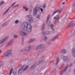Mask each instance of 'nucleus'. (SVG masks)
I'll list each match as a JSON object with an SVG mask.
<instances>
[{
  "label": "nucleus",
  "instance_id": "obj_1",
  "mask_svg": "<svg viewBox=\"0 0 75 75\" xmlns=\"http://www.w3.org/2000/svg\"><path fill=\"white\" fill-rule=\"evenodd\" d=\"M12 50L11 49L6 51L4 54V57H9V56L11 55H12Z\"/></svg>",
  "mask_w": 75,
  "mask_h": 75
},
{
  "label": "nucleus",
  "instance_id": "obj_2",
  "mask_svg": "<svg viewBox=\"0 0 75 75\" xmlns=\"http://www.w3.org/2000/svg\"><path fill=\"white\" fill-rule=\"evenodd\" d=\"M62 59L64 61H69V57L67 56L63 55L62 56Z\"/></svg>",
  "mask_w": 75,
  "mask_h": 75
},
{
  "label": "nucleus",
  "instance_id": "obj_3",
  "mask_svg": "<svg viewBox=\"0 0 75 75\" xmlns=\"http://www.w3.org/2000/svg\"><path fill=\"white\" fill-rule=\"evenodd\" d=\"M8 38L7 37H6L4 38L3 39L0 38V44H3V43L6 41V40Z\"/></svg>",
  "mask_w": 75,
  "mask_h": 75
},
{
  "label": "nucleus",
  "instance_id": "obj_4",
  "mask_svg": "<svg viewBox=\"0 0 75 75\" xmlns=\"http://www.w3.org/2000/svg\"><path fill=\"white\" fill-rule=\"evenodd\" d=\"M60 17H61V15H57L55 17H54V19H55V21L57 22L58 21Z\"/></svg>",
  "mask_w": 75,
  "mask_h": 75
},
{
  "label": "nucleus",
  "instance_id": "obj_5",
  "mask_svg": "<svg viewBox=\"0 0 75 75\" xmlns=\"http://www.w3.org/2000/svg\"><path fill=\"white\" fill-rule=\"evenodd\" d=\"M40 48L42 49V50H43V51H40V52H38V53H39V54H40V52H42V51H44V50H45V48H44L45 45L43 44H41L39 45Z\"/></svg>",
  "mask_w": 75,
  "mask_h": 75
},
{
  "label": "nucleus",
  "instance_id": "obj_6",
  "mask_svg": "<svg viewBox=\"0 0 75 75\" xmlns=\"http://www.w3.org/2000/svg\"><path fill=\"white\" fill-rule=\"evenodd\" d=\"M27 18L28 19L29 22L31 23L33 21V18L31 15H28L27 16Z\"/></svg>",
  "mask_w": 75,
  "mask_h": 75
},
{
  "label": "nucleus",
  "instance_id": "obj_7",
  "mask_svg": "<svg viewBox=\"0 0 75 75\" xmlns=\"http://www.w3.org/2000/svg\"><path fill=\"white\" fill-rule=\"evenodd\" d=\"M59 34L57 35L56 36L53 38L51 40H50V41H54L56 40H57L59 37Z\"/></svg>",
  "mask_w": 75,
  "mask_h": 75
},
{
  "label": "nucleus",
  "instance_id": "obj_8",
  "mask_svg": "<svg viewBox=\"0 0 75 75\" xmlns=\"http://www.w3.org/2000/svg\"><path fill=\"white\" fill-rule=\"evenodd\" d=\"M28 24L26 23H24L22 24V28L23 29H25V28H27V27H28Z\"/></svg>",
  "mask_w": 75,
  "mask_h": 75
},
{
  "label": "nucleus",
  "instance_id": "obj_9",
  "mask_svg": "<svg viewBox=\"0 0 75 75\" xmlns=\"http://www.w3.org/2000/svg\"><path fill=\"white\" fill-rule=\"evenodd\" d=\"M37 10H38V8L37 7H35L34 9L33 10V16H35L36 14H37Z\"/></svg>",
  "mask_w": 75,
  "mask_h": 75
},
{
  "label": "nucleus",
  "instance_id": "obj_10",
  "mask_svg": "<svg viewBox=\"0 0 75 75\" xmlns=\"http://www.w3.org/2000/svg\"><path fill=\"white\" fill-rule=\"evenodd\" d=\"M23 69H24V66H22L21 67L18 71V74H20L23 72Z\"/></svg>",
  "mask_w": 75,
  "mask_h": 75
},
{
  "label": "nucleus",
  "instance_id": "obj_11",
  "mask_svg": "<svg viewBox=\"0 0 75 75\" xmlns=\"http://www.w3.org/2000/svg\"><path fill=\"white\" fill-rule=\"evenodd\" d=\"M31 48V46L30 45H29L28 47L25 48L24 50L25 51H29L30 50V49Z\"/></svg>",
  "mask_w": 75,
  "mask_h": 75
},
{
  "label": "nucleus",
  "instance_id": "obj_12",
  "mask_svg": "<svg viewBox=\"0 0 75 75\" xmlns=\"http://www.w3.org/2000/svg\"><path fill=\"white\" fill-rule=\"evenodd\" d=\"M59 53L60 54H66L67 52V50L66 49H63L61 51L59 52Z\"/></svg>",
  "mask_w": 75,
  "mask_h": 75
},
{
  "label": "nucleus",
  "instance_id": "obj_13",
  "mask_svg": "<svg viewBox=\"0 0 75 75\" xmlns=\"http://www.w3.org/2000/svg\"><path fill=\"white\" fill-rule=\"evenodd\" d=\"M63 9L62 8L60 9L59 10H57V11H56L54 12L53 13V14L52 15V16L54 15V14H55V13H57V12H58V11H60V13H61Z\"/></svg>",
  "mask_w": 75,
  "mask_h": 75
},
{
  "label": "nucleus",
  "instance_id": "obj_14",
  "mask_svg": "<svg viewBox=\"0 0 75 75\" xmlns=\"http://www.w3.org/2000/svg\"><path fill=\"white\" fill-rule=\"evenodd\" d=\"M68 65H67L65 69H64L63 71L61 72V75L62 74H65V72L67 71V68H68Z\"/></svg>",
  "mask_w": 75,
  "mask_h": 75
},
{
  "label": "nucleus",
  "instance_id": "obj_15",
  "mask_svg": "<svg viewBox=\"0 0 75 75\" xmlns=\"http://www.w3.org/2000/svg\"><path fill=\"white\" fill-rule=\"evenodd\" d=\"M21 35L24 36H26V35H27V33L24 31H22L21 33Z\"/></svg>",
  "mask_w": 75,
  "mask_h": 75
},
{
  "label": "nucleus",
  "instance_id": "obj_16",
  "mask_svg": "<svg viewBox=\"0 0 75 75\" xmlns=\"http://www.w3.org/2000/svg\"><path fill=\"white\" fill-rule=\"evenodd\" d=\"M75 33V29H73L71 31V35H74Z\"/></svg>",
  "mask_w": 75,
  "mask_h": 75
},
{
  "label": "nucleus",
  "instance_id": "obj_17",
  "mask_svg": "<svg viewBox=\"0 0 75 75\" xmlns=\"http://www.w3.org/2000/svg\"><path fill=\"white\" fill-rule=\"evenodd\" d=\"M74 23V21H71V22L69 23V25H68V27H71V25H72V24H73Z\"/></svg>",
  "mask_w": 75,
  "mask_h": 75
},
{
  "label": "nucleus",
  "instance_id": "obj_18",
  "mask_svg": "<svg viewBox=\"0 0 75 75\" xmlns=\"http://www.w3.org/2000/svg\"><path fill=\"white\" fill-rule=\"evenodd\" d=\"M35 39L34 38H31V39L30 40H29V41H28V42L29 43H30V42H33V41H34L35 40Z\"/></svg>",
  "mask_w": 75,
  "mask_h": 75
},
{
  "label": "nucleus",
  "instance_id": "obj_19",
  "mask_svg": "<svg viewBox=\"0 0 75 75\" xmlns=\"http://www.w3.org/2000/svg\"><path fill=\"white\" fill-rule=\"evenodd\" d=\"M12 43H13V40H11L8 42V45H11L12 44Z\"/></svg>",
  "mask_w": 75,
  "mask_h": 75
},
{
  "label": "nucleus",
  "instance_id": "obj_20",
  "mask_svg": "<svg viewBox=\"0 0 75 75\" xmlns=\"http://www.w3.org/2000/svg\"><path fill=\"white\" fill-rule=\"evenodd\" d=\"M25 50H24V48L23 49H22L20 50L19 52L20 54H23V52H25Z\"/></svg>",
  "mask_w": 75,
  "mask_h": 75
},
{
  "label": "nucleus",
  "instance_id": "obj_21",
  "mask_svg": "<svg viewBox=\"0 0 75 75\" xmlns=\"http://www.w3.org/2000/svg\"><path fill=\"white\" fill-rule=\"evenodd\" d=\"M73 12H75V3L74 2L73 4Z\"/></svg>",
  "mask_w": 75,
  "mask_h": 75
},
{
  "label": "nucleus",
  "instance_id": "obj_22",
  "mask_svg": "<svg viewBox=\"0 0 75 75\" xmlns=\"http://www.w3.org/2000/svg\"><path fill=\"white\" fill-rule=\"evenodd\" d=\"M10 7H10L8 9H7L3 14V16H4V15H5L6 14V13H7V12H8V10H9V9H10Z\"/></svg>",
  "mask_w": 75,
  "mask_h": 75
},
{
  "label": "nucleus",
  "instance_id": "obj_23",
  "mask_svg": "<svg viewBox=\"0 0 75 75\" xmlns=\"http://www.w3.org/2000/svg\"><path fill=\"white\" fill-rule=\"evenodd\" d=\"M56 64H58V62H59V57H56Z\"/></svg>",
  "mask_w": 75,
  "mask_h": 75
},
{
  "label": "nucleus",
  "instance_id": "obj_24",
  "mask_svg": "<svg viewBox=\"0 0 75 75\" xmlns=\"http://www.w3.org/2000/svg\"><path fill=\"white\" fill-rule=\"evenodd\" d=\"M7 25H8V22H6L2 25V27H5V26H6Z\"/></svg>",
  "mask_w": 75,
  "mask_h": 75
},
{
  "label": "nucleus",
  "instance_id": "obj_25",
  "mask_svg": "<svg viewBox=\"0 0 75 75\" xmlns=\"http://www.w3.org/2000/svg\"><path fill=\"white\" fill-rule=\"evenodd\" d=\"M26 28H28L29 29H31V28H32L31 27V25L28 24Z\"/></svg>",
  "mask_w": 75,
  "mask_h": 75
},
{
  "label": "nucleus",
  "instance_id": "obj_26",
  "mask_svg": "<svg viewBox=\"0 0 75 75\" xmlns=\"http://www.w3.org/2000/svg\"><path fill=\"white\" fill-rule=\"evenodd\" d=\"M44 59L43 58H41L40 59L39 64H40V63H41V62L44 61Z\"/></svg>",
  "mask_w": 75,
  "mask_h": 75
},
{
  "label": "nucleus",
  "instance_id": "obj_27",
  "mask_svg": "<svg viewBox=\"0 0 75 75\" xmlns=\"http://www.w3.org/2000/svg\"><path fill=\"white\" fill-rule=\"evenodd\" d=\"M45 27V24H43L41 28V30H44V27Z\"/></svg>",
  "mask_w": 75,
  "mask_h": 75
},
{
  "label": "nucleus",
  "instance_id": "obj_28",
  "mask_svg": "<svg viewBox=\"0 0 75 75\" xmlns=\"http://www.w3.org/2000/svg\"><path fill=\"white\" fill-rule=\"evenodd\" d=\"M28 68V66H27L24 68V69L23 70V71H26V70Z\"/></svg>",
  "mask_w": 75,
  "mask_h": 75
},
{
  "label": "nucleus",
  "instance_id": "obj_29",
  "mask_svg": "<svg viewBox=\"0 0 75 75\" xmlns=\"http://www.w3.org/2000/svg\"><path fill=\"white\" fill-rule=\"evenodd\" d=\"M71 51L72 52H75V48L74 47H73L71 49Z\"/></svg>",
  "mask_w": 75,
  "mask_h": 75
},
{
  "label": "nucleus",
  "instance_id": "obj_30",
  "mask_svg": "<svg viewBox=\"0 0 75 75\" xmlns=\"http://www.w3.org/2000/svg\"><path fill=\"white\" fill-rule=\"evenodd\" d=\"M40 45L36 47L35 49L37 50H39V49H40Z\"/></svg>",
  "mask_w": 75,
  "mask_h": 75
},
{
  "label": "nucleus",
  "instance_id": "obj_31",
  "mask_svg": "<svg viewBox=\"0 0 75 75\" xmlns=\"http://www.w3.org/2000/svg\"><path fill=\"white\" fill-rule=\"evenodd\" d=\"M23 8H24V9H25L26 11H28V9L26 8V7L25 6H23Z\"/></svg>",
  "mask_w": 75,
  "mask_h": 75
},
{
  "label": "nucleus",
  "instance_id": "obj_32",
  "mask_svg": "<svg viewBox=\"0 0 75 75\" xmlns=\"http://www.w3.org/2000/svg\"><path fill=\"white\" fill-rule=\"evenodd\" d=\"M4 3V1H2L0 3V6H2V4H3Z\"/></svg>",
  "mask_w": 75,
  "mask_h": 75
},
{
  "label": "nucleus",
  "instance_id": "obj_33",
  "mask_svg": "<svg viewBox=\"0 0 75 75\" xmlns=\"http://www.w3.org/2000/svg\"><path fill=\"white\" fill-rule=\"evenodd\" d=\"M46 35H49V34H51V32L49 31H47L46 32Z\"/></svg>",
  "mask_w": 75,
  "mask_h": 75
},
{
  "label": "nucleus",
  "instance_id": "obj_34",
  "mask_svg": "<svg viewBox=\"0 0 75 75\" xmlns=\"http://www.w3.org/2000/svg\"><path fill=\"white\" fill-rule=\"evenodd\" d=\"M50 17V15H49L47 17V22L48 21V20H49Z\"/></svg>",
  "mask_w": 75,
  "mask_h": 75
},
{
  "label": "nucleus",
  "instance_id": "obj_35",
  "mask_svg": "<svg viewBox=\"0 0 75 75\" xmlns=\"http://www.w3.org/2000/svg\"><path fill=\"white\" fill-rule=\"evenodd\" d=\"M13 69H12L10 70V71L9 73V75H11V73H12V71H13Z\"/></svg>",
  "mask_w": 75,
  "mask_h": 75
},
{
  "label": "nucleus",
  "instance_id": "obj_36",
  "mask_svg": "<svg viewBox=\"0 0 75 75\" xmlns=\"http://www.w3.org/2000/svg\"><path fill=\"white\" fill-rule=\"evenodd\" d=\"M19 23V21L18 20H16L14 23L15 24H18Z\"/></svg>",
  "mask_w": 75,
  "mask_h": 75
},
{
  "label": "nucleus",
  "instance_id": "obj_37",
  "mask_svg": "<svg viewBox=\"0 0 75 75\" xmlns=\"http://www.w3.org/2000/svg\"><path fill=\"white\" fill-rule=\"evenodd\" d=\"M43 38H44V41H46L47 40V38L45 36H44Z\"/></svg>",
  "mask_w": 75,
  "mask_h": 75
},
{
  "label": "nucleus",
  "instance_id": "obj_38",
  "mask_svg": "<svg viewBox=\"0 0 75 75\" xmlns=\"http://www.w3.org/2000/svg\"><path fill=\"white\" fill-rule=\"evenodd\" d=\"M50 27L51 28H52V30H53V31H54V29L52 28V27H54V25H51L50 26Z\"/></svg>",
  "mask_w": 75,
  "mask_h": 75
},
{
  "label": "nucleus",
  "instance_id": "obj_39",
  "mask_svg": "<svg viewBox=\"0 0 75 75\" xmlns=\"http://www.w3.org/2000/svg\"><path fill=\"white\" fill-rule=\"evenodd\" d=\"M28 32H31V29L27 28Z\"/></svg>",
  "mask_w": 75,
  "mask_h": 75
},
{
  "label": "nucleus",
  "instance_id": "obj_40",
  "mask_svg": "<svg viewBox=\"0 0 75 75\" xmlns=\"http://www.w3.org/2000/svg\"><path fill=\"white\" fill-rule=\"evenodd\" d=\"M72 55L74 57H75V52H72Z\"/></svg>",
  "mask_w": 75,
  "mask_h": 75
},
{
  "label": "nucleus",
  "instance_id": "obj_41",
  "mask_svg": "<svg viewBox=\"0 0 75 75\" xmlns=\"http://www.w3.org/2000/svg\"><path fill=\"white\" fill-rule=\"evenodd\" d=\"M19 6V5L18 4H17L15 5V6H14L13 7L14 8H16V7H17Z\"/></svg>",
  "mask_w": 75,
  "mask_h": 75
},
{
  "label": "nucleus",
  "instance_id": "obj_42",
  "mask_svg": "<svg viewBox=\"0 0 75 75\" xmlns=\"http://www.w3.org/2000/svg\"><path fill=\"white\" fill-rule=\"evenodd\" d=\"M18 37V36L16 35H14L13 36V38H17Z\"/></svg>",
  "mask_w": 75,
  "mask_h": 75
},
{
  "label": "nucleus",
  "instance_id": "obj_43",
  "mask_svg": "<svg viewBox=\"0 0 75 75\" xmlns=\"http://www.w3.org/2000/svg\"><path fill=\"white\" fill-rule=\"evenodd\" d=\"M42 34L43 35H46V32H43L42 33Z\"/></svg>",
  "mask_w": 75,
  "mask_h": 75
},
{
  "label": "nucleus",
  "instance_id": "obj_44",
  "mask_svg": "<svg viewBox=\"0 0 75 75\" xmlns=\"http://www.w3.org/2000/svg\"><path fill=\"white\" fill-rule=\"evenodd\" d=\"M36 18H40V16L39 15H37L36 16Z\"/></svg>",
  "mask_w": 75,
  "mask_h": 75
},
{
  "label": "nucleus",
  "instance_id": "obj_45",
  "mask_svg": "<svg viewBox=\"0 0 75 75\" xmlns=\"http://www.w3.org/2000/svg\"><path fill=\"white\" fill-rule=\"evenodd\" d=\"M16 2H14L11 5V6H14V4H16Z\"/></svg>",
  "mask_w": 75,
  "mask_h": 75
},
{
  "label": "nucleus",
  "instance_id": "obj_46",
  "mask_svg": "<svg viewBox=\"0 0 75 75\" xmlns=\"http://www.w3.org/2000/svg\"><path fill=\"white\" fill-rule=\"evenodd\" d=\"M10 64H13V60H11L10 62Z\"/></svg>",
  "mask_w": 75,
  "mask_h": 75
},
{
  "label": "nucleus",
  "instance_id": "obj_47",
  "mask_svg": "<svg viewBox=\"0 0 75 75\" xmlns=\"http://www.w3.org/2000/svg\"><path fill=\"white\" fill-rule=\"evenodd\" d=\"M40 10L41 12H42V11H43V9L42 8H40Z\"/></svg>",
  "mask_w": 75,
  "mask_h": 75
},
{
  "label": "nucleus",
  "instance_id": "obj_48",
  "mask_svg": "<svg viewBox=\"0 0 75 75\" xmlns=\"http://www.w3.org/2000/svg\"><path fill=\"white\" fill-rule=\"evenodd\" d=\"M53 72H54V71H50V74H52V73H53Z\"/></svg>",
  "mask_w": 75,
  "mask_h": 75
},
{
  "label": "nucleus",
  "instance_id": "obj_49",
  "mask_svg": "<svg viewBox=\"0 0 75 75\" xmlns=\"http://www.w3.org/2000/svg\"><path fill=\"white\" fill-rule=\"evenodd\" d=\"M43 7L44 8H45V7H46V6L45 5H43Z\"/></svg>",
  "mask_w": 75,
  "mask_h": 75
},
{
  "label": "nucleus",
  "instance_id": "obj_50",
  "mask_svg": "<svg viewBox=\"0 0 75 75\" xmlns=\"http://www.w3.org/2000/svg\"><path fill=\"white\" fill-rule=\"evenodd\" d=\"M21 44L22 45H24V42H23V41L22 42Z\"/></svg>",
  "mask_w": 75,
  "mask_h": 75
},
{
  "label": "nucleus",
  "instance_id": "obj_51",
  "mask_svg": "<svg viewBox=\"0 0 75 75\" xmlns=\"http://www.w3.org/2000/svg\"><path fill=\"white\" fill-rule=\"evenodd\" d=\"M72 64H70V65L69 66V67H71V66H72Z\"/></svg>",
  "mask_w": 75,
  "mask_h": 75
},
{
  "label": "nucleus",
  "instance_id": "obj_52",
  "mask_svg": "<svg viewBox=\"0 0 75 75\" xmlns=\"http://www.w3.org/2000/svg\"><path fill=\"white\" fill-rule=\"evenodd\" d=\"M22 40L23 41H24V38H22Z\"/></svg>",
  "mask_w": 75,
  "mask_h": 75
},
{
  "label": "nucleus",
  "instance_id": "obj_53",
  "mask_svg": "<svg viewBox=\"0 0 75 75\" xmlns=\"http://www.w3.org/2000/svg\"><path fill=\"white\" fill-rule=\"evenodd\" d=\"M50 25H51V23H49L48 24V26H50V25H50Z\"/></svg>",
  "mask_w": 75,
  "mask_h": 75
},
{
  "label": "nucleus",
  "instance_id": "obj_54",
  "mask_svg": "<svg viewBox=\"0 0 75 75\" xmlns=\"http://www.w3.org/2000/svg\"><path fill=\"white\" fill-rule=\"evenodd\" d=\"M61 68H62V67H60L59 69H61Z\"/></svg>",
  "mask_w": 75,
  "mask_h": 75
},
{
  "label": "nucleus",
  "instance_id": "obj_55",
  "mask_svg": "<svg viewBox=\"0 0 75 75\" xmlns=\"http://www.w3.org/2000/svg\"><path fill=\"white\" fill-rule=\"evenodd\" d=\"M35 67L34 65L32 66L31 67V68H33V67Z\"/></svg>",
  "mask_w": 75,
  "mask_h": 75
},
{
  "label": "nucleus",
  "instance_id": "obj_56",
  "mask_svg": "<svg viewBox=\"0 0 75 75\" xmlns=\"http://www.w3.org/2000/svg\"><path fill=\"white\" fill-rule=\"evenodd\" d=\"M65 4V2H64L63 3H62V4Z\"/></svg>",
  "mask_w": 75,
  "mask_h": 75
},
{
  "label": "nucleus",
  "instance_id": "obj_57",
  "mask_svg": "<svg viewBox=\"0 0 75 75\" xmlns=\"http://www.w3.org/2000/svg\"><path fill=\"white\" fill-rule=\"evenodd\" d=\"M32 12V10H30V13H31V12Z\"/></svg>",
  "mask_w": 75,
  "mask_h": 75
},
{
  "label": "nucleus",
  "instance_id": "obj_58",
  "mask_svg": "<svg viewBox=\"0 0 75 75\" xmlns=\"http://www.w3.org/2000/svg\"><path fill=\"white\" fill-rule=\"evenodd\" d=\"M67 40H69V38H67Z\"/></svg>",
  "mask_w": 75,
  "mask_h": 75
},
{
  "label": "nucleus",
  "instance_id": "obj_59",
  "mask_svg": "<svg viewBox=\"0 0 75 75\" xmlns=\"http://www.w3.org/2000/svg\"><path fill=\"white\" fill-rule=\"evenodd\" d=\"M70 42H72V40H71V41H70Z\"/></svg>",
  "mask_w": 75,
  "mask_h": 75
},
{
  "label": "nucleus",
  "instance_id": "obj_60",
  "mask_svg": "<svg viewBox=\"0 0 75 75\" xmlns=\"http://www.w3.org/2000/svg\"><path fill=\"white\" fill-rule=\"evenodd\" d=\"M74 46L75 47V45H74Z\"/></svg>",
  "mask_w": 75,
  "mask_h": 75
},
{
  "label": "nucleus",
  "instance_id": "obj_61",
  "mask_svg": "<svg viewBox=\"0 0 75 75\" xmlns=\"http://www.w3.org/2000/svg\"><path fill=\"white\" fill-rule=\"evenodd\" d=\"M51 1H52V0H50Z\"/></svg>",
  "mask_w": 75,
  "mask_h": 75
},
{
  "label": "nucleus",
  "instance_id": "obj_62",
  "mask_svg": "<svg viewBox=\"0 0 75 75\" xmlns=\"http://www.w3.org/2000/svg\"><path fill=\"white\" fill-rule=\"evenodd\" d=\"M14 75H16V74H15Z\"/></svg>",
  "mask_w": 75,
  "mask_h": 75
}]
</instances>
